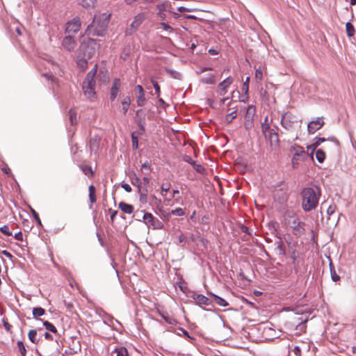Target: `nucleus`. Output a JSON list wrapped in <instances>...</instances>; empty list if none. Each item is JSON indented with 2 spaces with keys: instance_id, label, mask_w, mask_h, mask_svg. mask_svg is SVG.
<instances>
[{
  "instance_id": "a878e982",
  "label": "nucleus",
  "mask_w": 356,
  "mask_h": 356,
  "mask_svg": "<svg viewBox=\"0 0 356 356\" xmlns=\"http://www.w3.org/2000/svg\"><path fill=\"white\" fill-rule=\"evenodd\" d=\"M316 158L319 163H323L325 159V154L322 149H317L316 152Z\"/></svg>"
},
{
  "instance_id": "72a5a7b5",
  "label": "nucleus",
  "mask_w": 356,
  "mask_h": 356,
  "mask_svg": "<svg viewBox=\"0 0 356 356\" xmlns=\"http://www.w3.org/2000/svg\"><path fill=\"white\" fill-rule=\"evenodd\" d=\"M270 129V123L268 120V116L265 118L264 122L261 124V131L262 133H264L266 131H268Z\"/></svg>"
},
{
  "instance_id": "4be33fe9",
  "label": "nucleus",
  "mask_w": 356,
  "mask_h": 356,
  "mask_svg": "<svg viewBox=\"0 0 356 356\" xmlns=\"http://www.w3.org/2000/svg\"><path fill=\"white\" fill-rule=\"evenodd\" d=\"M89 197H90V201L91 202V204H93L96 202V195H95V191H96V189H95V187L93 186V185H90L89 186Z\"/></svg>"
},
{
  "instance_id": "bf43d9fd",
  "label": "nucleus",
  "mask_w": 356,
  "mask_h": 356,
  "mask_svg": "<svg viewBox=\"0 0 356 356\" xmlns=\"http://www.w3.org/2000/svg\"><path fill=\"white\" fill-rule=\"evenodd\" d=\"M109 211L111 213V219L112 221H113L114 220V218L115 217V216L118 213V211H113L112 209H109Z\"/></svg>"
},
{
  "instance_id": "09e8293b",
  "label": "nucleus",
  "mask_w": 356,
  "mask_h": 356,
  "mask_svg": "<svg viewBox=\"0 0 356 356\" xmlns=\"http://www.w3.org/2000/svg\"><path fill=\"white\" fill-rule=\"evenodd\" d=\"M140 193V201L143 204H145L147 202V194L145 193H143L141 191L140 192H138Z\"/></svg>"
},
{
  "instance_id": "5fc2aeb1",
  "label": "nucleus",
  "mask_w": 356,
  "mask_h": 356,
  "mask_svg": "<svg viewBox=\"0 0 356 356\" xmlns=\"http://www.w3.org/2000/svg\"><path fill=\"white\" fill-rule=\"evenodd\" d=\"M14 237L17 241H23V235L21 232H19L18 233L15 234Z\"/></svg>"
},
{
  "instance_id": "423d86ee",
  "label": "nucleus",
  "mask_w": 356,
  "mask_h": 356,
  "mask_svg": "<svg viewBox=\"0 0 356 356\" xmlns=\"http://www.w3.org/2000/svg\"><path fill=\"white\" fill-rule=\"evenodd\" d=\"M288 217L290 218L286 223L290 225L293 228V234L296 236H301L305 232V222L298 221L297 218L292 215H288Z\"/></svg>"
},
{
  "instance_id": "ea45409f",
  "label": "nucleus",
  "mask_w": 356,
  "mask_h": 356,
  "mask_svg": "<svg viewBox=\"0 0 356 356\" xmlns=\"http://www.w3.org/2000/svg\"><path fill=\"white\" fill-rule=\"evenodd\" d=\"M141 171L145 175H147L149 172L150 165L148 162H145L142 165Z\"/></svg>"
},
{
  "instance_id": "49530a36",
  "label": "nucleus",
  "mask_w": 356,
  "mask_h": 356,
  "mask_svg": "<svg viewBox=\"0 0 356 356\" xmlns=\"http://www.w3.org/2000/svg\"><path fill=\"white\" fill-rule=\"evenodd\" d=\"M132 146L134 149L138 148V138L134 136V134L131 135Z\"/></svg>"
},
{
  "instance_id": "393cba45",
  "label": "nucleus",
  "mask_w": 356,
  "mask_h": 356,
  "mask_svg": "<svg viewBox=\"0 0 356 356\" xmlns=\"http://www.w3.org/2000/svg\"><path fill=\"white\" fill-rule=\"evenodd\" d=\"M143 218L144 222L147 225H149V224L152 225V223L154 221V217L152 216V213L146 212L144 213Z\"/></svg>"
},
{
  "instance_id": "e433bc0d",
  "label": "nucleus",
  "mask_w": 356,
  "mask_h": 356,
  "mask_svg": "<svg viewBox=\"0 0 356 356\" xmlns=\"http://www.w3.org/2000/svg\"><path fill=\"white\" fill-rule=\"evenodd\" d=\"M17 347L19 348V350L22 356H26V350L24 346V343L22 341H17Z\"/></svg>"
},
{
  "instance_id": "a19ab883",
  "label": "nucleus",
  "mask_w": 356,
  "mask_h": 356,
  "mask_svg": "<svg viewBox=\"0 0 356 356\" xmlns=\"http://www.w3.org/2000/svg\"><path fill=\"white\" fill-rule=\"evenodd\" d=\"M170 213L177 216H182L185 214L184 210L181 208H177L176 209L172 210Z\"/></svg>"
},
{
  "instance_id": "a18cd8bd",
  "label": "nucleus",
  "mask_w": 356,
  "mask_h": 356,
  "mask_svg": "<svg viewBox=\"0 0 356 356\" xmlns=\"http://www.w3.org/2000/svg\"><path fill=\"white\" fill-rule=\"evenodd\" d=\"M132 184L137 185L138 188V192H140V184H141V182H140V179L138 177L135 176L133 178Z\"/></svg>"
},
{
  "instance_id": "052dcab7",
  "label": "nucleus",
  "mask_w": 356,
  "mask_h": 356,
  "mask_svg": "<svg viewBox=\"0 0 356 356\" xmlns=\"http://www.w3.org/2000/svg\"><path fill=\"white\" fill-rule=\"evenodd\" d=\"M184 161H186V162H188V163H190V164H191L192 165H193V162H195V161L191 159V156H186L184 157Z\"/></svg>"
},
{
  "instance_id": "5701e85b",
  "label": "nucleus",
  "mask_w": 356,
  "mask_h": 356,
  "mask_svg": "<svg viewBox=\"0 0 356 356\" xmlns=\"http://www.w3.org/2000/svg\"><path fill=\"white\" fill-rule=\"evenodd\" d=\"M131 104V99L129 97H125L122 102V107L124 113L126 114Z\"/></svg>"
},
{
  "instance_id": "c756f323",
  "label": "nucleus",
  "mask_w": 356,
  "mask_h": 356,
  "mask_svg": "<svg viewBox=\"0 0 356 356\" xmlns=\"http://www.w3.org/2000/svg\"><path fill=\"white\" fill-rule=\"evenodd\" d=\"M81 170H82L83 172L86 175H87V176H88L90 177H93L94 173H93V171H92V170L90 166L83 165V166L81 167Z\"/></svg>"
},
{
  "instance_id": "f704fd0d",
  "label": "nucleus",
  "mask_w": 356,
  "mask_h": 356,
  "mask_svg": "<svg viewBox=\"0 0 356 356\" xmlns=\"http://www.w3.org/2000/svg\"><path fill=\"white\" fill-rule=\"evenodd\" d=\"M44 326L46 327L47 330L51 331V332L56 333L57 330L55 327V326L49 323V321H44L43 323Z\"/></svg>"
},
{
  "instance_id": "7ed1b4c3",
  "label": "nucleus",
  "mask_w": 356,
  "mask_h": 356,
  "mask_svg": "<svg viewBox=\"0 0 356 356\" xmlns=\"http://www.w3.org/2000/svg\"><path fill=\"white\" fill-rule=\"evenodd\" d=\"M301 194L302 197V206L305 211H309L316 207L321 195V191L318 187L305 188Z\"/></svg>"
},
{
  "instance_id": "9b49d317",
  "label": "nucleus",
  "mask_w": 356,
  "mask_h": 356,
  "mask_svg": "<svg viewBox=\"0 0 356 356\" xmlns=\"http://www.w3.org/2000/svg\"><path fill=\"white\" fill-rule=\"evenodd\" d=\"M264 137L266 140H269L270 146H276L278 145L279 138L277 134L274 131V129H270L268 131H266L263 133Z\"/></svg>"
},
{
  "instance_id": "6e6d98bb",
  "label": "nucleus",
  "mask_w": 356,
  "mask_h": 356,
  "mask_svg": "<svg viewBox=\"0 0 356 356\" xmlns=\"http://www.w3.org/2000/svg\"><path fill=\"white\" fill-rule=\"evenodd\" d=\"M122 187L128 193L131 191V187L128 184H122Z\"/></svg>"
},
{
  "instance_id": "dca6fc26",
  "label": "nucleus",
  "mask_w": 356,
  "mask_h": 356,
  "mask_svg": "<svg viewBox=\"0 0 356 356\" xmlns=\"http://www.w3.org/2000/svg\"><path fill=\"white\" fill-rule=\"evenodd\" d=\"M118 207L124 213L131 214L134 211V207L131 204H129L124 202H120Z\"/></svg>"
},
{
  "instance_id": "de8ad7c7",
  "label": "nucleus",
  "mask_w": 356,
  "mask_h": 356,
  "mask_svg": "<svg viewBox=\"0 0 356 356\" xmlns=\"http://www.w3.org/2000/svg\"><path fill=\"white\" fill-rule=\"evenodd\" d=\"M160 25L164 30L168 31L170 33L173 32V29L168 24L165 22H161Z\"/></svg>"
},
{
  "instance_id": "e2e57ef3",
  "label": "nucleus",
  "mask_w": 356,
  "mask_h": 356,
  "mask_svg": "<svg viewBox=\"0 0 356 356\" xmlns=\"http://www.w3.org/2000/svg\"><path fill=\"white\" fill-rule=\"evenodd\" d=\"M178 10L179 12H184V11L189 12V11H191L189 9H188V8H186L185 7H183V6L179 7L178 8Z\"/></svg>"
},
{
  "instance_id": "4468645a",
  "label": "nucleus",
  "mask_w": 356,
  "mask_h": 356,
  "mask_svg": "<svg viewBox=\"0 0 356 356\" xmlns=\"http://www.w3.org/2000/svg\"><path fill=\"white\" fill-rule=\"evenodd\" d=\"M120 86V81L118 79H115L113 81L111 90V99L113 101L118 93L119 88Z\"/></svg>"
},
{
  "instance_id": "774afa93",
  "label": "nucleus",
  "mask_w": 356,
  "mask_h": 356,
  "mask_svg": "<svg viewBox=\"0 0 356 356\" xmlns=\"http://www.w3.org/2000/svg\"><path fill=\"white\" fill-rule=\"evenodd\" d=\"M159 17L161 18V19H164L165 18V13L162 11V10H160L159 13Z\"/></svg>"
},
{
  "instance_id": "a211bd4d",
  "label": "nucleus",
  "mask_w": 356,
  "mask_h": 356,
  "mask_svg": "<svg viewBox=\"0 0 356 356\" xmlns=\"http://www.w3.org/2000/svg\"><path fill=\"white\" fill-rule=\"evenodd\" d=\"M194 300L198 305H209V300L203 295H195Z\"/></svg>"
},
{
  "instance_id": "3c124183",
  "label": "nucleus",
  "mask_w": 356,
  "mask_h": 356,
  "mask_svg": "<svg viewBox=\"0 0 356 356\" xmlns=\"http://www.w3.org/2000/svg\"><path fill=\"white\" fill-rule=\"evenodd\" d=\"M70 121H71L72 124H74V121H76V114L72 110H70Z\"/></svg>"
},
{
  "instance_id": "1a4fd4ad",
  "label": "nucleus",
  "mask_w": 356,
  "mask_h": 356,
  "mask_svg": "<svg viewBox=\"0 0 356 356\" xmlns=\"http://www.w3.org/2000/svg\"><path fill=\"white\" fill-rule=\"evenodd\" d=\"M336 209L337 206L335 204H330L326 210L327 220L330 221L332 225H337L339 218V214L336 213Z\"/></svg>"
},
{
  "instance_id": "ddd939ff",
  "label": "nucleus",
  "mask_w": 356,
  "mask_h": 356,
  "mask_svg": "<svg viewBox=\"0 0 356 356\" xmlns=\"http://www.w3.org/2000/svg\"><path fill=\"white\" fill-rule=\"evenodd\" d=\"M62 44L67 51H72L76 46V42L71 35H68L63 38Z\"/></svg>"
},
{
  "instance_id": "0e129e2a",
  "label": "nucleus",
  "mask_w": 356,
  "mask_h": 356,
  "mask_svg": "<svg viewBox=\"0 0 356 356\" xmlns=\"http://www.w3.org/2000/svg\"><path fill=\"white\" fill-rule=\"evenodd\" d=\"M44 337L47 339H49V340L53 339L51 334H50L49 332H45Z\"/></svg>"
},
{
  "instance_id": "c03bdc74",
  "label": "nucleus",
  "mask_w": 356,
  "mask_h": 356,
  "mask_svg": "<svg viewBox=\"0 0 356 356\" xmlns=\"http://www.w3.org/2000/svg\"><path fill=\"white\" fill-rule=\"evenodd\" d=\"M249 81H250V78L249 77H247L245 82L243 83V87H242V90L245 92V93H247L248 92V89H249V86H248V84H249Z\"/></svg>"
},
{
  "instance_id": "4d7b16f0",
  "label": "nucleus",
  "mask_w": 356,
  "mask_h": 356,
  "mask_svg": "<svg viewBox=\"0 0 356 356\" xmlns=\"http://www.w3.org/2000/svg\"><path fill=\"white\" fill-rule=\"evenodd\" d=\"M3 325H4L5 329L8 332H10V330H11V327H12V325L10 324H9L8 322L4 321Z\"/></svg>"
},
{
  "instance_id": "b1692460",
  "label": "nucleus",
  "mask_w": 356,
  "mask_h": 356,
  "mask_svg": "<svg viewBox=\"0 0 356 356\" xmlns=\"http://www.w3.org/2000/svg\"><path fill=\"white\" fill-rule=\"evenodd\" d=\"M113 353H115L116 356H129L127 350L124 347L115 348Z\"/></svg>"
},
{
  "instance_id": "cd10ccee",
  "label": "nucleus",
  "mask_w": 356,
  "mask_h": 356,
  "mask_svg": "<svg viewBox=\"0 0 356 356\" xmlns=\"http://www.w3.org/2000/svg\"><path fill=\"white\" fill-rule=\"evenodd\" d=\"M44 309L42 307H35L33 309V315L34 318H38L44 314Z\"/></svg>"
},
{
  "instance_id": "20e7f679",
  "label": "nucleus",
  "mask_w": 356,
  "mask_h": 356,
  "mask_svg": "<svg viewBox=\"0 0 356 356\" xmlns=\"http://www.w3.org/2000/svg\"><path fill=\"white\" fill-rule=\"evenodd\" d=\"M281 125L287 131L293 133L301 128L302 120L291 112L283 113L281 118Z\"/></svg>"
},
{
  "instance_id": "f03ea898",
  "label": "nucleus",
  "mask_w": 356,
  "mask_h": 356,
  "mask_svg": "<svg viewBox=\"0 0 356 356\" xmlns=\"http://www.w3.org/2000/svg\"><path fill=\"white\" fill-rule=\"evenodd\" d=\"M110 17L111 14L107 13L95 16L92 22L88 26L87 31L92 35L104 36L110 22Z\"/></svg>"
},
{
  "instance_id": "79ce46f5",
  "label": "nucleus",
  "mask_w": 356,
  "mask_h": 356,
  "mask_svg": "<svg viewBox=\"0 0 356 356\" xmlns=\"http://www.w3.org/2000/svg\"><path fill=\"white\" fill-rule=\"evenodd\" d=\"M0 231L5 235L8 236H12V232H10L9 230V227L8 225H3V227H1L0 228Z\"/></svg>"
},
{
  "instance_id": "c9c22d12",
  "label": "nucleus",
  "mask_w": 356,
  "mask_h": 356,
  "mask_svg": "<svg viewBox=\"0 0 356 356\" xmlns=\"http://www.w3.org/2000/svg\"><path fill=\"white\" fill-rule=\"evenodd\" d=\"M236 117V109L232 111L230 113L225 116V120L230 123Z\"/></svg>"
},
{
  "instance_id": "8fccbe9b",
  "label": "nucleus",
  "mask_w": 356,
  "mask_h": 356,
  "mask_svg": "<svg viewBox=\"0 0 356 356\" xmlns=\"http://www.w3.org/2000/svg\"><path fill=\"white\" fill-rule=\"evenodd\" d=\"M255 78L259 81L262 79V70L261 68H258L256 70Z\"/></svg>"
},
{
  "instance_id": "4c0bfd02",
  "label": "nucleus",
  "mask_w": 356,
  "mask_h": 356,
  "mask_svg": "<svg viewBox=\"0 0 356 356\" xmlns=\"http://www.w3.org/2000/svg\"><path fill=\"white\" fill-rule=\"evenodd\" d=\"M326 139L324 138H316V142L312 144V145L309 146V148H313V150H315V149L321 145V143L325 141Z\"/></svg>"
},
{
  "instance_id": "f8f14e48",
  "label": "nucleus",
  "mask_w": 356,
  "mask_h": 356,
  "mask_svg": "<svg viewBox=\"0 0 356 356\" xmlns=\"http://www.w3.org/2000/svg\"><path fill=\"white\" fill-rule=\"evenodd\" d=\"M291 152L293 156H295V159L305 160L307 156V153L300 146L292 147Z\"/></svg>"
},
{
  "instance_id": "58836bf2",
  "label": "nucleus",
  "mask_w": 356,
  "mask_h": 356,
  "mask_svg": "<svg viewBox=\"0 0 356 356\" xmlns=\"http://www.w3.org/2000/svg\"><path fill=\"white\" fill-rule=\"evenodd\" d=\"M154 229H162L163 225V223L158 219H154L153 222L151 225Z\"/></svg>"
},
{
  "instance_id": "69168bd1",
  "label": "nucleus",
  "mask_w": 356,
  "mask_h": 356,
  "mask_svg": "<svg viewBox=\"0 0 356 356\" xmlns=\"http://www.w3.org/2000/svg\"><path fill=\"white\" fill-rule=\"evenodd\" d=\"M298 161H300V159H295V156L293 157L292 163L293 167L298 164Z\"/></svg>"
},
{
  "instance_id": "f257e3e1",
  "label": "nucleus",
  "mask_w": 356,
  "mask_h": 356,
  "mask_svg": "<svg viewBox=\"0 0 356 356\" xmlns=\"http://www.w3.org/2000/svg\"><path fill=\"white\" fill-rule=\"evenodd\" d=\"M99 44L96 40L88 38L80 44L76 57V64L81 70H85L88 66V60L95 54Z\"/></svg>"
},
{
  "instance_id": "0eeeda50",
  "label": "nucleus",
  "mask_w": 356,
  "mask_h": 356,
  "mask_svg": "<svg viewBox=\"0 0 356 356\" xmlns=\"http://www.w3.org/2000/svg\"><path fill=\"white\" fill-rule=\"evenodd\" d=\"M255 114V108L252 105H250L246 108L245 115L244 127L246 130L250 129L253 126V118Z\"/></svg>"
},
{
  "instance_id": "338daca9",
  "label": "nucleus",
  "mask_w": 356,
  "mask_h": 356,
  "mask_svg": "<svg viewBox=\"0 0 356 356\" xmlns=\"http://www.w3.org/2000/svg\"><path fill=\"white\" fill-rule=\"evenodd\" d=\"M184 240H185V236L183 234L180 235L179 237V242L180 243H181Z\"/></svg>"
},
{
  "instance_id": "39448f33",
  "label": "nucleus",
  "mask_w": 356,
  "mask_h": 356,
  "mask_svg": "<svg viewBox=\"0 0 356 356\" xmlns=\"http://www.w3.org/2000/svg\"><path fill=\"white\" fill-rule=\"evenodd\" d=\"M97 65L95 64L94 67L88 73L83 82V90L85 96L88 99H92L95 95V76L97 73Z\"/></svg>"
},
{
  "instance_id": "13d9d810",
  "label": "nucleus",
  "mask_w": 356,
  "mask_h": 356,
  "mask_svg": "<svg viewBox=\"0 0 356 356\" xmlns=\"http://www.w3.org/2000/svg\"><path fill=\"white\" fill-rule=\"evenodd\" d=\"M170 189V186L169 184H163L161 186V190L162 191H164V192H168Z\"/></svg>"
},
{
  "instance_id": "c85d7f7f",
  "label": "nucleus",
  "mask_w": 356,
  "mask_h": 356,
  "mask_svg": "<svg viewBox=\"0 0 356 356\" xmlns=\"http://www.w3.org/2000/svg\"><path fill=\"white\" fill-rule=\"evenodd\" d=\"M346 33L348 37H352L355 34V28L351 23L347 22L346 24Z\"/></svg>"
},
{
  "instance_id": "2eb2a0df",
  "label": "nucleus",
  "mask_w": 356,
  "mask_h": 356,
  "mask_svg": "<svg viewBox=\"0 0 356 356\" xmlns=\"http://www.w3.org/2000/svg\"><path fill=\"white\" fill-rule=\"evenodd\" d=\"M145 15L143 13H140L135 16L133 22L131 24V27L134 30L137 29L138 26L142 24L145 19Z\"/></svg>"
},
{
  "instance_id": "6e6552de",
  "label": "nucleus",
  "mask_w": 356,
  "mask_h": 356,
  "mask_svg": "<svg viewBox=\"0 0 356 356\" xmlns=\"http://www.w3.org/2000/svg\"><path fill=\"white\" fill-rule=\"evenodd\" d=\"M81 24V21L79 17L74 18L66 24V33L69 35L77 33L80 29Z\"/></svg>"
},
{
  "instance_id": "603ef678",
  "label": "nucleus",
  "mask_w": 356,
  "mask_h": 356,
  "mask_svg": "<svg viewBox=\"0 0 356 356\" xmlns=\"http://www.w3.org/2000/svg\"><path fill=\"white\" fill-rule=\"evenodd\" d=\"M152 84L154 86V90H155L156 92L159 95L160 94L161 90H160V87H159L158 83L156 81L153 80V79L152 80Z\"/></svg>"
},
{
  "instance_id": "680f3d73",
  "label": "nucleus",
  "mask_w": 356,
  "mask_h": 356,
  "mask_svg": "<svg viewBox=\"0 0 356 356\" xmlns=\"http://www.w3.org/2000/svg\"><path fill=\"white\" fill-rule=\"evenodd\" d=\"M136 89L138 90L139 94L145 93V91L140 85L136 86Z\"/></svg>"
},
{
  "instance_id": "412c9836",
  "label": "nucleus",
  "mask_w": 356,
  "mask_h": 356,
  "mask_svg": "<svg viewBox=\"0 0 356 356\" xmlns=\"http://www.w3.org/2000/svg\"><path fill=\"white\" fill-rule=\"evenodd\" d=\"M97 0H82L81 6L87 9L93 8L95 6Z\"/></svg>"
},
{
  "instance_id": "6ab92c4d",
  "label": "nucleus",
  "mask_w": 356,
  "mask_h": 356,
  "mask_svg": "<svg viewBox=\"0 0 356 356\" xmlns=\"http://www.w3.org/2000/svg\"><path fill=\"white\" fill-rule=\"evenodd\" d=\"M136 115L139 118L138 120V125L140 127L143 129H144V124H145V113L143 111L142 109L138 110L136 111Z\"/></svg>"
},
{
  "instance_id": "2f4dec72",
  "label": "nucleus",
  "mask_w": 356,
  "mask_h": 356,
  "mask_svg": "<svg viewBox=\"0 0 356 356\" xmlns=\"http://www.w3.org/2000/svg\"><path fill=\"white\" fill-rule=\"evenodd\" d=\"M330 273H331V276H332V280L334 282L339 281L340 280V277L336 273L332 262H330Z\"/></svg>"
},
{
  "instance_id": "9d476101",
  "label": "nucleus",
  "mask_w": 356,
  "mask_h": 356,
  "mask_svg": "<svg viewBox=\"0 0 356 356\" xmlns=\"http://www.w3.org/2000/svg\"><path fill=\"white\" fill-rule=\"evenodd\" d=\"M324 125V121L322 118H318L316 120L310 122L307 124V130L309 134H314L320 129Z\"/></svg>"
},
{
  "instance_id": "473e14b6",
  "label": "nucleus",
  "mask_w": 356,
  "mask_h": 356,
  "mask_svg": "<svg viewBox=\"0 0 356 356\" xmlns=\"http://www.w3.org/2000/svg\"><path fill=\"white\" fill-rule=\"evenodd\" d=\"M145 102H146V99L145 97V93L139 94L138 96L137 97V100H136L138 106H143L145 104Z\"/></svg>"
},
{
  "instance_id": "864d4df0",
  "label": "nucleus",
  "mask_w": 356,
  "mask_h": 356,
  "mask_svg": "<svg viewBox=\"0 0 356 356\" xmlns=\"http://www.w3.org/2000/svg\"><path fill=\"white\" fill-rule=\"evenodd\" d=\"M31 213L34 217V218L36 220V221L38 222V223L39 225H41V220L39 218V216L38 214V213L33 209H31Z\"/></svg>"
},
{
  "instance_id": "aec40b11",
  "label": "nucleus",
  "mask_w": 356,
  "mask_h": 356,
  "mask_svg": "<svg viewBox=\"0 0 356 356\" xmlns=\"http://www.w3.org/2000/svg\"><path fill=\"white\" fill-rule=\"evenodd\" d=\"M201 81L204 83L212 84L215 83V76L212 74H207L202 77Z\"/></svg>"
},
{
  "instance_id": "f3484780",
  "label": "nucleus",
  "mask_w": 356,
  "mask_h": 356,
  "mask_svg": "<svg viewBox=\"0 0 356 356\" xmlns=\"http://www.w3.org/2000/svg\"><path fill=\"white\" fill-rule=\"evenodd\" d=\"M232 83V79L230 77H228L219 84L218 87L221 90L220 95H225L227 92V88Z\"/></svg>"
},
{
  "instance_id": "37998d69",
  "label": "nucleus",
  "mask_w": 356,
  "mask_h": 356,
  "mask_svg": "<svg viewBox=\"0 0 356 356\" xmlns=\"http://www.w3.org/2000/svg\"><path fill=\"white\" fill-rule=\"evenodd\" d=\"M193 166L197 172L201 174L204 173V168L202 165L197 164L195 162H193Z\"/></svg>"
},
{
  "instance_id": "7c9ffc66",
  "label": "nucleus",
  "mask_w": 356,
  "mask_h": 356,
  "mask_svg": "<svg viewBox=\"0 0 356 356\" xmlns=\"http://www.w3.org/2000/svg\"><path fill=\"white\" fill-rule=\"evenodd\" d=\"M214 301L216 304L222 307H226L228 305V303L225 300L216 295L214 296Z\"/></svg>"
},
{
  "instance_id": "bb28decb",
  "label": "nucleus",
  "mask_w": 356,
  "mask_h": 356,
  "mask_svg": "<svg viewBox=\"0 0 356 356\" xmlns=\"http://www.w3.org/2000/svg\"><path fill=\"white\" fill-rule=\"evenodd\" d=\"M29 339L33 343H38V340L37 339V332L35 330H31L29 332Z\"/></svg>"
}]
</instances>
